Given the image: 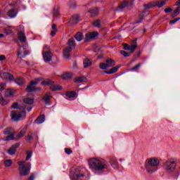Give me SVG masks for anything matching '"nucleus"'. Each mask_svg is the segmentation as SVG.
I'll list each match as a JSON object with an SVG mask.
<instances>
[{
  "instance_id": "1",
  "label": "nucleus",
  "mask_w": 180,
  "mask_h": 180,
  "mask_svg": "<svg viewBox=\"0 0 180 180\" xmlns=\"http://www.w3.org/2000/svg\"><path fill=\"white\" fill-rule=\"evenodd\" d=\"M19 103H14L11 105L12 109H17L16 110H12L11 112V117L13 122H20V120H25L26 119V110L28 112L32 110V107L29 108H26V105L19 107Z\"/></svg>"
},
{
  "instance_id": "2",
  "label": "nucleus",
  "mask_w": 180,
  "mask_h": 180,
  "mask_svg": "<svg viewBox=\"0 0 180 180\" xmlns=\"http://www.w3.org/2000/svg\"><path fill=\"white\" fill-rule=\"evenodd\" d=\"M89 168L93 171H103L108 168V162L105 160H99L92 158L88 160Z\"/></svg>"
},
{
  "instance_id": "3",
  "label": "nucleus",
  "mask_w": 180,
  "mask_h": 180,
  "mask_svg": "<svg viewBox=\"0 0 180 180\" xmlns=\"http://www.w3.org/2000/svg\"><path fill=\"white\" fill-rule=\"evenodd\" d=\"M160 165V160L157 158H151L147 159L145 163V167L148 174H153L158 169Z\"/></svg>"
},
{
  "instance_id": "4",
  "label": "nucleus",
  "mask_w": 180,
  "mask_h": 180,
  "mask_svg": "<svg viewBox=\"0 0 180 180\" xmlns=\"http://www.w3.org/2000/svg\"><path fill=\"white\" fill-rule=\"evenodd\" d=\"M18 171L20 172V176H26L30 174V167L32 165L30 163H26L25 161L18 162Z\"/></svg>"
},
{
  "instance_id": "5",
  "label": "nucleus",
  "mask_w": 180,
  "mask_h": 180,
  "mask_svg": "<svg viewBox=\"0 0 180 180\" xmlns=\"http://www.w3.org/2000/svg\"><path fill=\"white\" fill-rule=\"evenodd\" d=\"M81 167H77L75 171L71 173L70 178L72 180H85V174Z\"/></svg>"
},
{
  "instance_id": "6",
  "label": "nucleus",
  "mask_w": 180,
  "mask_h": 180,
  "mask_svg": "<svg viewBox=\"0 0 180 180\" xmlns=\"http://www.w3.org/2000/svg\"><path fill=\"white\" fill-rule=\"evenodd\" d=\"M155 6H157V5L153 2H150L148 4H144L143 5L144 11H143L141 13H140L139 20H137L134 24L136 25L137 23H141V22L144 19V13H146V11H147L148 9H151L153 8H155Z\"/></svg>"
},
{
  "instance_id": "7",
  "label": "nucleus",
  "mask_w": 180,
  "mask_h": 180,
  "mask_svg": "<svg viewBox=\"0 0 180 180\" xmlns=\"http://www.w3.org/2000/svg\"><path fill=\"white\" fill-rule=\"evenodd\" d=\"M4 134L6 136L4 141H11L15 140V134H16V131H15L13 128L8 127L4 130Z\"/></svg>"
},
{
  "instance_id": "8",
  "label": "nucleus",
  "mask_w": 180,
  "mask_h": 180,
  "mask_svg": "<svg viewBox=\"0 0 180 180\" xmlns=\"http://www.w3.org/2000/svg\"><path fill=\"white\" fill-rule=\"evenodd\" d=\"M115 65H116V61H115V60L110 58H108L105 60V63H99V67L101 70H108V68L115 67Z\"/></svg>"
},
{
  "instance_id": "9",
  "label": "nucleus",
  "mask_w": 180,
  "mask_h": 180,
  "mask_svg": "<svg viewBox=\"0 0 180 180\" xmlns=\"http://www.w3.org/2000/svg\"><path fill=\"white\" fill-rule=\"evenodd\" d=\"M39 81H41V78L36 79L35 81H31L30 84L27 86L26 91L28 93L34 92L35 91H40L41 88H37L34 85H37L39 84Z\"/></svg>"
},
{
  "instance_id": "10",
  "label": "nucleus",
  "mask_w": 180,
  "mask_h": 180,
  "mask_svg": "<svg viewBox=\"0 0 180 180\" xmlns=\"http://www.w3.org/2000/svg\"><path fill=\"white\" fill-rule=\"evenodd\" d=\"M44 51L42 52V56L44 57V61L45 63H50L53 60V52L50 51L48 46H44Z\"/></svg>"
},
{
  "instance_id": "11",
  "label": "nucleus",
  "mask_w": 180,
  "mask_h": 180,
  "mask_svg": "<svg viewBox=\"0 0 180 180\" xmlns=\"http://www.w3.org/2000/svg\"><path fill=\"white\" fill-rule=\"evenodd\" d=\"M176 167V162H175V161L172 160H167L164 165L165 169H167V171H169L170 172H172V171H174Z\"/></svg>"
},
{
  "instance_id": "12",
  "label": "nucleus",
  "mask_w": 180,
  "mask_h": 180,
  "mask_svg": "<svg viewBox=\"0 0 180 180\" xmlns=\"http://www.w3.org/2000/svg\"><path fill=\"white\" fill-rule=\"evenodd\" d=\"M29 54H30L29 51L25 50V48H22V46H20L17 52V57L22 60V58H25L26 56H29Z\"/></svg>"
},
{
  "instance_id": "13",
  "label": "nucleus",
  "mask_w": 180,
  "mask_h": 180,
  "mask_svg": "<svg viewBox=\"0 0 180 180\" xmlns=\"http://www.w3.org/2000/svg\"><path fill=\"white\" fill-rule=\"evenodd\" d=\"M98 36H99V32H98L86 33L85 34L84 43H88L89 40H92L93 39H95V37H98Z\"/></svg>"
},
{
  "instance_id": "14",
  "label": "nucleus",
  "mask_w": 180,
  "mask_h": 180,
  "mask_svg": "<svg viewBox=\"0 0 180 180\" xmlns=\"http://www.w3.org/2000/svg\"><path fill=\"white\" fill-rule=\"evenodd\" d=\"M20 146V143H15L13 146H11V148L7 150V153L10 155H15L16 153V148H19Z\"/></svg>"
},
{
  "instance_id": "15",
  "label": "nucleus",
  "mask_w": 180,
  "mask_h": 180,
  "mask_svg": "<svg viewBox=\"0 0 180 180\" xmlns=\"http://www.w3.org/2000/svg\"><path fill=\"white\" fill-rule=\"evenodd\" d=\"M0 77L3 79H6L7 81H13V79H15V77L13 76V75L7 72L1 73L0 75Z\"/></svg>"
},
{
  "instance_id": "16",
  "label": "nucleus",
  "mask_w": 180,
  "mask_h": 180,
  "mask_svg": "<svg viewBox=\"0 0 180 180\" xmlns=\"http://www.w3.org/2000/svg\"><path fill=\"white\" fill-rule=\"evenodd\" d=\"M18 12L17 8H11L8 11L7 15L8 18H13L18 16Z\"/></svg>"
},
{
  "instance_id": "17",
  "label": "nucleus",
  "mask_w": 180,
  "mask_h": 180,
  "mask_svg": "<svg viewBox=\"0 0 180 180\" xmlns=\"http://www.w3.org/2000/svg\"><path fill=\"white\" fill-rule=\"evenodd\" d=\"M89 13L91 15V18L98 16V15H99V8H98L97 7H92L89 9Z\"/></svg>"
},
{
  "instance_id": "18",
  "label": "nucleus",
  "mask_w": 180,
  "mask_h": 180,
  "mask_svg": "<svg viewBox=\"0 0 180 180\" xmlns=\"http://www.w3.org/2000/svg\"><path fill=\"white\" fill-rule=\"evenodd\" d=\"M18 37L20 43H26L27 39H26V35L25 34V32L19 31L18 32Z\"/></svg>"
},
{
  "instance_id": "19",
  "label": "nucleus",
  "mask_w": 180,
  "mask_h": 180,
  "mask_svg": "<svg viewBox=\"0 0 180 180\" xmlns=\"http://www.w3.org/2000/svg\"><path fill=\"white\" fill-rule=\"evenodd\" d=\"M110 164L115 169L119 168V162H117V160L113 157H110Z\"/></svg>"
},
{
  "instance_id": "20",
  "label": "nucleus",
  "mask_w": 180,
  "mask_h": 180,
  "mask_svg": "<svg viewBox=\"0 0 180 180\" xmlns=\"http://www.w3.org/2000/svg\"><path fill=\"white\" fill-rule=\"evenodd\" d=\"M78 22H79V15H72L69 20V23H70V25H77Z\"/></svg>"
},
{
  "instance_id": "21",
  "label": "nucleus",
  "mask_w": 180,
  "mask_h": 180,
  "mask_svg": "<svg viewBox=\"0 0 180 180\" xmlns=\"http://www.w3.org/2000/svg\"><path fill=\"white\" fill-rule=\"evenodd\" d=\"M53 98V96L51 95L50 93H46L43 96L42 99L45 102V105H49L50 104V100Z\"/></svg>"
},
{
  "instance_id": "22",
  "label": "nucleus",
  "mask_w": 180,
  "mask_h": 180,
  "mask_svg": "<svg viewBox=\"0 0 180 180\" xmlns=\"http://www.w3.org/2000/svg\"><path fill=\"white\" fill-rule=\"evenodd\" d=\"M119 68H120V66L117 65L115 67L112 68L109 70H105L104 72L105 74H108V75L115 74V72H117V70H119Z\"/></svg>"
},
{
  "instance_id": "23",
  "label": "nucleus",
  "mask_w": 180,
  "mask_h": 180,
  "mask_svg": "<svg viewBox=\"0 0 180 180\" xmlns=\"http://www.w3.org/2000/svg\"><path fill=\"white\" fill-rule=\"evenodd\" d=\"M33 136H35L37 140H39V136L36 132H30L25 137V140H27V141H31V140H33Z\"/></svg>"
},
{
  "instance_id": "24",
  "label": "nucleus",
  "mask_w": 180,
  "mask_h": 180,
  "mask_svg": "<svg viewBox=\"0 0 180 180\" xmlns=\"http://www.w3.org/2000/svg\"><path fill=\"white\" fill-rule=\"evenodd\" d=\"M26 134V129H22L18 134H17V136L15 137L14 136V140L18 141V140H20V139H22V137H25V135Z\"/></svg>"
},
{
  "instance_id": "25",
  "label": "nucleus",
  "mask_w": 180,
  "mask_h": 180,
  "mask_svg": "<svg viewBox=\"0 0 180 180\" xmlns=\"http://www.w3.org/2000/svg\"><path fill=\"white\" fill-rule=\"evenodd\" d=\"M71 51H72V48H65L63 50V56L65 58H70V53H71Z\"/></svg>"
},
{
  "instance_id": "26",
  "label": "nucleus",
  "mask_w": 180,
  "mask_h": 180,
  "mask_svg": "<svg viewBox=\"0 0 180 180\" xmlns=\"http://www.w3.org/2000/svg\"><path fill=\"white\" fill-rule=\"evenodd\" d=\"M74 82H77V84H81V82H86V77L85 76L77 77Z\"/></svg>"
},
{
  "instance_id": "27",
  "label": "nucleus",
  "mask_w": 180,
  "mask_h": 180,
  "mask_svg": "<svg viewBox=\"0 0 180 180\" xmlns=\"http://www.w3.org/2000/svg\"><path fill=\"white\" fill-rule=\"evenodd\" d=\"M75 39L77 41H82L84 40V34L82 32H77L76 34L75 35Z\"/></svg>"
},
{
  "instance_id": "28",
  "label": "nucleus",
  "mask_w": 180,
  "mask_h": 180,
  "mask_svg": "<svg viewBox=\"0 0 180 180\" xmlns=\"http://www.w3.org/2000/svg\"><path fill=\"white\" fill-rule=\"evenodd\" d=\"M83 65L84 68H88V67H91V65H92V61H91V59L86 58L84 60Z\"/></svg>"
},
{
  "instance_id": "29",
  "label": "nucleus",
  "mask_w": 180,
  "mask_h": 180,
  "mask_svg": "<svg viewBox=\"0 0 180 180\" xmlns=\"http://www.w3.org/2000/svg\"><path fill=\"white\" fill-rule=\"evenodd\" d=\"M127 5H129V3L126 1H122L117 8V11H119L120 12H122V11H123V9H124V8H126V6H127Z\"/></svg>"
},
{
  "instance_id": "30",
  "label": "nucleus",
  "mask_w": 180,
  "mask_h": 180,
  "mask_svg": "<svg viewBox=\"0 0 180 180\" xmlns=\"http://www.w3.org/2000/svg\"><path fill=\"white\" fill-rule=\"evenodd\" d=\"M68 44L69 45V48L72 49L77 46L75 43V39L74 38H70L68 41Z\"/></svg>"
},
{
  "instance_id": "31",
  "label": "nucleus",
  "mask_w": 180,
  "mask_h": 180,
  "mask_svg": "<svg viewBox=\"0 0 180 180\" xmlns=\"http://www.w3.org/2000/svg\"><path fill=\"white\" fill-rule=\"evenodd\" d=\"M50 89L51 91H61V89H63V87L58 84H56V85H53L52 86H50Z\"/></svg>"
},
{
  "instance_id": "32",
  "label": "nucleus",
  "mask_w": 180,
  "mask_h": 180,
  "mask_svg": "<svg viewBox=\"0 0 180 180\" xmlns=\"http://www.w3.org/2000/svg\"><path fill=\"white\" fill-rule=\"evenodd\" d=\"M44 120H46V117L44 115H42L37 117V120H35V123H37V124H41Z\"/></svg>"
},
{
  "instance_id": "33",
  "label": "nucleus",
  "mask_w": 180,
  "mask_h": 180,
  "mask_svg": "<svg viewBox=\"0 0 180 180\" xmlns=\"http://www.w3.org/2000/svg\"><path fill=\"white\" fill-rule=\"evenodd\" d=\"M71 78H72V74L71 72H67L62 75L63 79H71Z\"/></svg>"
},
{
  "instance_id": "34",
  "label": "nucleus",
  "mask_w": 180,
  "mask_h": 180,
  "mask_svg": "<svg viewBox=\"0 0 180 180\" xmlns=\"http://www.w3.org/2000/svg\"><path fill=\"white\" fill-rule=\"evenodd\" d=\"M13 81L18 84V85H23L25 84V79L23 77H18L14 79Z\"/></svg>"
},
{
  "instance_id": "35",
  "label": "nucleus",
  "mask_w": 180,
  "mask_h": 180,
  "mask_svg": "<svg viewBox=\"0 0 180 180\" xmlns=\"http://www.w3.org/2000/svg\"><path fill=\"white\" fill-rule=\"evenodd\" d=\"M53 15L56 17H57V16H58V15H60V6H54Z\"/></svg>"
},
{
  "instance_id": "36",
  "label": "nucleus",
  "mask_w": 180,
  "mask_h": 180,
  "mask_svg": "<svg viewBox=\"0 0 180 180\" xmlns=\"http://www.w3.org/2000/svg\"><path fill=\"white\" fill-rule=\"evenodd\" d=\"M53 84H54V82L51 79L44 80L41 83V85H45V86L49 85L50 86H53Z\"/></svg>"
},
{
  "instance_id": "37",
  "label": "nucleus",
  "mask_w": 180,
  "mask_h": 180,
  "mask_svg": "<svg viewBox=\"0 0 180 180\" xmlns=\"http://www.w3.org/2000/svg\"><path fill=\"white\" fill-rule=\"evenodd\" d=\"M13 95H15V91L11 89H7L5 92V96H6L7 98L9 96H13Z\"/></svg>"
},
{
  "instance_id": "38",
  "label": "nucleus",
  "mask_w": 180,
  "mask_h": 180,
  "mask_svg": "<svg viewBox=\"0 0 180 180\" xmlns=\"http://www.w3.org/2000/svg\"><path fill=\"white\" fill-rule=\"evenodd\" d=\"M76 95H77V91H68L66 93V96H68V98H75Z\"/></svg>"
},
{
  "instance_id": "39",
  "label": "nucleus",
  "mask_w": 180,
  "mask_h": 180,
  "mask_svg": "<svg viewBox=\"0 0 180 180\" xmlns=\"http://www.w3.org/2000/svg\"><path fill=\"white\" fill-rule=\"evenodd\" d=\"M69 6L70 9H75V8H77V3L75 2V0H70Z\"/></svg>"
},
{
  "instance_id": "40",
  "label": "nucleus",
  "mask_w": 180,
  "mask_h": 180,
  "mask_svg": "<svg viewBox=\"0 0 180 180\" xmlns=\"http://www.w3.org/2000/svg\"><path fill=\"white\" fill-rule=\"evenodd\" d=\"M34 102V100L30 98H26L24 99V103H25L26 105H33Z\"/></svg>"
},
{
  "instance_id": "41",
  "label": "nucleus",
  "mask_w": 180,
  "mask_h": 180,
  "mask_svg": "<svg viewBox=\"0 0 180 180\" xmlns=\"http://www.w3.org/2000/svg\"><path fill=\"white\" fill-rule=\"evenodd\" d=\"M179 12H180V7L178 6L174 11L173 14L172 15V18H175L176 16H178V15H179Z\"/></svg>"
},
{
  "instance_id": "42",
  "label": "nucleus",
  "mask_w": 180,
  "mask_h": 180,
  "mask_svg": "<svg viewBox=\"0 0 180 180\" xmlns=\"http://www.w3.org/2000/svg\"><path fill=\"white\" fill-rule=\"evenodd\" d=\"M93 26H95V27H101V20L98 19L94 21Z\"/></svg>"
},
{
  "instance_id": "43",
  "label": "nucleus",
  "mask_w": 180,
  "mask_h": 180,
  "mask_svg": "<svg viewBox=\"0 0 180 180\" xmlns=\"http://www.w3.org/2000/svg\"><path fill=\"white\" fill-rule=\"evenodd\" d=\"M166 1L165 0H163L162 1H158V3L155 4L156 6L159 7V8H162V6H164L166 4Z\"/></svg>"
},
{
  "instance_id": "44",
  "label": "nucleus",
  "mask_w": 180,
  "mask_h": 180,
  "mask_svg": "<svg viewBox=\"0 0 180 180\" xmlns=\"http://www.w3.org/2000/svg\"><path fill=\"white\" fill-rule=\"evenodd\" d=\"M120 54H122V56H124V57H130L131 53L126 52L125 51H120Z\"/></svg>"
},
{
  "instance_id": "45",
  "label": "nucleus",
  "mask_w": 180,
  "mask_h": 180,
  "mask_svg": "<svg viewBox=\"0 0 180 180\" xmlns=\"http://www.w3.org/2000/svg\"><path fill=\"white\" fill-rule=\"evenodd\" d=\"M136 49H137V44H133L131 46H129V51H131L130 52L131 54V53H134Z\"/></svg>"
},
{
  "instance_id": "46",
  "label": "nucleus",
  "mask_w": 180,
  "mask_h": 180,
  "mask_svg": "<svg viewBox=\"0 0 180 180\" xmlns=\"http://www.w3.org/2000/svg\"><path fill=\"white\" fill-rule=\"evenodd\" d=\"M12 164H13L12 160H6L4 161L5 167H11Z\"/></svg>"
},
{
  "instance_id": "47",
  "label": "nucleus",
  "mask_w": 180,
  "mask_h": 180,
  "mask_svg": "<svg viewBox=\"0 0 180 180\" xmlns=\"http://www.w3.org/2000/svg\"><path fill=\"white\" fill-rule=\"evenodd\" d=\"M140 67H141V63H138L136 65L131 69V71H138Z\"/></svg>"
},
{
  "instance_id": "48",
  "label": "nucleus",
  "mask_w": 180,
  "mask_h": 180,
  "mask_svg": "<svg viewBox=\"0 0 180 180\" xmlns=\"http://www.w3.org/2000/svg\"><path fill=\"white\" fill-rule=\"evenodd\" d=\"M33 152H32V150H28L27 152V157H26V161H27V160H30V158L32 157V154Z\"/></svg>"
},
{
  "instance_id": "49",
  "label": "nucleus",
  "mask_w": 180,
  "mask_h": 180,
  "mask_svg": "<svg viewBox=\"0 0 180 180\" xmlns=\"http://www.w3.org/2000/svg\"><path fill=\"white\" fill-rule=\"evenodd\" d=\"M65 152L70 155V154H72V150H71V148H65Z\"/></svg>"
},
{
  "instance_id": "50",
  "label": "nucleus",
  "mask_w": 180,
  "mask_h": 180,
  "mask_svg": "<svg viewBox=\"0 0 180 180\" xmlns=\"http://www.w3.org/2000/svg\"><path fill=\"white\" fill-rule=\"evenodd\" d=\"M180 18H174L173 20H172L169 22V25H174V23H176V22H178V20H179Z\"/></svg>"
},
{
  "instance_id": "51",
  "label": "nucleus",
  "mask_w": 180,
  "mask_h": 180,
  "mask_svg": "<svg viewBox=\"0 0 180 180\" xmlns=\"http://www.w3.org/2000/svg\"><path fill=\"white\" fill-rule=\"evenodd\" d=\"M122 46H124V50H128V51L130 50V46H129L128 44L123 43Z\"/></svg>"
},
{
  "instance_id": "52",
  "label": "nucleus",
  "mask_w": 180,
  "mask_h": 180,
  "mask_svg": "<svg viewBox=\"0 0 180 180\" xmlns=\"http://www.w3.org/2000/svg\"><path fill=\"white\" fill-rule=\"evenodd\" d=\"M165 13H169L172 12V8H165Z\"/></svg>"
},
{
  "instance_id": "53",
  "label": "nucleus",
  "mask_w": 180,
  "mask_h": 180,
  "mask_svg": "<svg viewBox=\"0 0 180 180\" xmlns=\"http://www.w3.org/2000/svg\"><path fill=\"white\" fill-rule=\"evenodd\" d=\"M58 31L53 30L51 32V36H52V37H54V36H56V34L57 33Z\"/></svg>"
},
{
  "instance_id": "54",
  "label": "nucleus",
  "mask_w": 180,
  "mask_h": 180,
  "mask_svg": "<svg viewBox=\"0 0 180 180\" xmlns=\"http://www.w3.org/2000/svg\"><path fill=\"white\" fill-rule=\"evenodd\" d=\"M5 60H6V57L5 56V55L0 56V61H4Z\"/></svg>"
},
{
  "instance_id": "55",
  "label": "nucleus",
  "mask_w": 180,
  "mask_h": 180,
  "mask_svg": "<svg viewBox=\"0 0 180 180\" xmlns=\"http://www.w3.org/2000/svg\"><path fill=\"white\" fill-rule=\"evenodd\" d=\"M34 174H31L30 177L28 178V180H34Z\"/></svg>"
},
{
  "instance_id": "56",
  "label": "nucleus",
  "mask_w": 180,
  "mask_h": 180,
  "mask_svg": "<svg viewBox=\"0 0 180 180\" xmlns=\"http://www.w3.org/2000/svg\"><path fill=\"white\" fill-rule=\"evenodd\" d=\"M5 89V84H0V91H4Z\"/></svg>"
},
{
  "instance_id": "57",
  "label": "nucleus",
  "mask_w": 180,
  "mask_h": 180,
  "mask_svg": "<svg viewBox=\"0 0 180 180\" xmlns=\"http://www.w3.org/2000/svg\"><path fill=\"white\" fill-rule=\"evenodd\" d=\"M52 29H53V30H56V31H58V30H57V25L53 24V25H52Z\"/></svg>"
},
{
  "instance_id": "58",
  "label": "nucleus",
  "mask_w": 180,
  "mask_h": 180,
  "mask_svg": "<svg viewBox=\"0 0 180 180\" xmlns=\"http://www.w3.org/2000/svg\"><path fill=\"white\" fill-rule=\"evenodd\" d=\"M179 5H180V0H178V1L176 2L175 6H179Z\"/></svg>"
},
{
  "instance_id": "59",
  "label": "nucleus",
  "mask_w": 180,
  "mask_h": 180,
  "mask_svg": "<svg viewBox=\"0 0 180 180\" xmlns=\"http://www.w3.org/2000/svg\"><path fill=\"white\" fill-rule=\"evenodd\" d=\"M5 101L4 98H2V96L0 94V102H4Z\"/></svg>"
},
{
  "instance_id": "60",
  "label": "nucleus",
  "mask_w": 180,
  "mask_h": 180,
  "mask_svg": "<svg viewBox=\"0 0 180 180\" xmlns=\"http://www.w3.org/2000/svg\"><path fill=\"white\" fill-rule=\"evenodd\" d=\"M134 44H137V39L133 40Z\"/></svg>"
},
{
  "instance_id": "61",
  "label": "nucleus",
  "mask_w": 180,
  "mask_h": 180,
  "mask_svg": "<svg viewBox=\"0 0 180 180\" xmlns=\"http://www.w3.org/2000/svg\"><path fill=\"white\" fill-rule=\"evenodd\" d=\"M141 55V52L139 51V52H138L136 57H140Z\"/></svg>"
},
{
  "instance_id": "62",
  "label": "nucleus",
  "mask_w": 180,
  "mask_h": 180,
  "mask_svg": "<svg viewBox=\"0 0 180 180\" xmlns=\"http://www.w3.org/2000/svg\"><path fill=\"white\" fill-rule=\"evenodd\" d=\"M10 6H15V4H13V3L10 4Z\"/></svg>"
},
{
  "instance_id": "63",
  "label": "nucleus",
  "mask_w": 180,
  "mask_h": 180,
  "mask_svg": "<svg viewBox=\"0 0 180 180\" xmlns=\"http://www.w3.org/2000/svg\"><path fill=\"white\" fill-rule=\"evenodd\" d=\"M1 37H4V34H0V39H1Z\"/></svg>"
},
{
  "instance_id": "64",
  "label": "nucleus",
  "mask_w": 180,
  "mask_h": 180,
  "mask_svg": "<svg viewBox=\"0 0 180 180\" xmlns=\"http://www.w3.org/2000/svg\"><path fill=\"white\" fill-rule=\"evenodd\" d=\"M2 15V10L0 8V16Z\"/></svg>"
}]
</instances>
